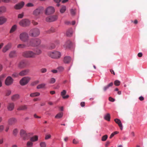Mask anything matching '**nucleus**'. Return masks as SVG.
I'll return each mask as SVG.
<instances>
[{"mask_svg": "<svg viewBox=\"0 0 147 147\" xmlns=\"http://www.w3.org/2000/svg\"><path fill=\"white\" fill-rule=\"evenodd\" d=\"M40 146L41 147H46V144L45 142H42L40 144Z\"/></svg>", "mask_w": 147, "mask_h": 147, "instance_id": "obj_43", "label": "nucleus"}, {"mask_svg": "<svg viewBox=\"0 0 147 147\" xmlns=\"http://www.w3.org/2000/svg\"><path fill=\"white\" fill-rule=\"evenodd\" d=\"M113 85V83L111 82L107 86H104L103 88L104 91H105L107 89H108L109 87L112 86Z\"/></svg>", "mask_w": 147, "mask_h": 147, "instance_id": "obj_30", "label": "nucleus"}, {"mask_svg": "<svg viewBox=\"0 0 147 147\" xmlns=\"http://www.w3.org/2000/svg\"><path fill=\"white\" fill-rule=\"evenodd\" d=\"M58 69H59L60 71H62L64 69L63 67L61 66L59 67L58 68Z\"/></svg>", "mask_w": 147, "mask_h": 147, "instance_id": "obj_55", "label": "nucleus"}, {"mask_svg": "<svg viewBox=\"0 0 147 147\" xmlns=\"http://www.w3.org/2000/svg\"><path fill=\"white\" fill-rule=\"evenodd\" d=\"M13 81V79L10 76L7 77L5 81V84L7 86H10L11 85Z\"/></svg>", "mask_w": 147, "mask_h": 147, "instance_id": "obj_11", "label": "nucleus"}, {"mask_svg": "<svg viewBox=\"0 0 147 147\" xmlns=\"http://www.w3.org/2000/svg\"><path fill=\"white\" fill-rule=\"evenodd\" d=\"M139 99L140 100L142 101L144 100V98L143 96H140L139 97Z\"/></svg>", "mask_w": 147, "mask_h": 147, "instance_id": "obj_58", "label": "nucleus"}, {"mask_svg": "<svg viewBox=\"0 0 147 147\" xmlns=\"http://www.w3.org/2000/svg\"><path fill=\"white\" fill-rule=\"evenodd\" d=\"M32 23L34 25H36L38 24V23L34 21H33L32 22Z\"/></svg>", "mask_w": 147, "mask_h": 147, "instance_id": "obj_64", "label": "nucleus"}, {"mask_svg": "<svg viewBox=\"0 0 147 147\" xmlns=\"http://www.w3.org/2000/svg\"><path fill=\"white\" fill-rule=\"evenodd\" d=\"M51 136L50 134L47 135L45 136V139L47 140L51 138Z\"/></svg>", "mask_w": 147, "mask_h": 147, "instance_id": "obj_50", "label": "nucleus"}, {"mask_svg": "<svg viewBox=\"0 0 147 147\" xmlns=\"http://www.w3.org/2000/svg\"><path fill=\"white\" fill-rule=\"evenodd\" d=\"M20 135L21 137L24 140H28L30 138V134L27 133L25 130L23 129L20 130Z\"/></svg>", "mask_w": 147, "mask_h": 147, "instance_id": "obj_3", "label": "nucleus"}, {"mask_svg": "<svg viewBox=\"0 0 147 147\" xmlns=\"http://www.w3.org/2000/svg\"><path fill=\"white\" fill-rule=\"evenodd\" d=\"M38 140V136L37 135L33 136L30 138V140L32 142H35Z\"/></svg>", "mask_w": 147, "mask_h": 147, "instance_id": "obj_28", "label": "nucleus"}, {"mask_svg": "<svg viewBox=\"0 0 147 147\" xmlns=\"http://www.w3.org/2000/svg\"><path fill=\"white\" fill-rule=\"evenodd\" d=\"M17 56V53L15 51H11L9 54V56L11 58H13Z\"/></svg>", "mask_w": 147, "mask_h": 147, "instance_id": "obj_20", "label": "nucleus"}, {"mask_svg": "<svg viewBox=\"0 0 147 147\" xmlns=\"http://www.w3.org/2000/svg\"><path fill=\"white\" fill-rule=\"evenodd\" d=\"M34 56L35 57L36 55H39L41 54L42 53L41 50L39 48H37L34 51Z\"/></svg>", "mask_w": 147, "mask_h": 147, "instance_id": "obj_26", "label": "nucleus"}, {"mask_svg": "<svg viewBox=\"0 0 147 147\" xmlns=\"http://www.w3.org/2000/svg\"><path fill=\"white\" fill-rule=\"evenodd\" d=\"M0 10L1 13H4L6 11V8L4 6L0 7Z\"/></svg>", "mask_w": 147, "mask_h": 147, "instance_id": "obj_41", "label": "nucleus"}, {"mask_svg": "<svg viewBox=\"0 0 147 147\" xmlns=\"http://www.w3.org/2000/svg\"><path fill=\"white\" fill-rule=\"evenodd\" d=\"M42 11V8L39 7L35 10L33 12V14L35 16H38L39 15Z\"/></svg>", "mask_w": 147, "mask_h": 147, "instance_id": "obj_18", "label": "nucleus"}, {"mask_svg": "<svg viewBox=\"0 0 147 147\" xmlns=\"http://www.w3.org/2000/svg\"><path fill=\"white\" fill-rule=\"evenodd\" d=\"M73 45V43L69 40H68L65 42L63 45L64 47L66 49H70Z\"/></svg>", "mask_w": 147, "mask_h": 147, "instance_id": "obj_13", "label": "nucleus"}, {"mask_svg": "<svg viewBox=\"0 0 147 147\" xmlns=\"http://www.w3.org/2000/svg\"><path fill=\"white\" fill-rule=\"evenodd\" d=\"M18 129L17 128H16L13 129V135L15 136H16L18 133Z\"/></svg>", "mask_w": 147, "mask_h": 147, "instance_id": "obj_40", "label": "nucleus"}, {"mask_svg": "<svg viewBox=\"0 0 147 147\" xmlns=\"http://www.w3.org/2000/svg\"><path fill=\"white\" fill-rule=\"evenodd\" d=\"M30 24V21L27 19H24L21 20L19 23V25L22 27L29 26Z\"/></svg>", "mask_w": 147, "mask_h": 147, "instance_id": "obj_8", "label": "nucleus"}, {"mask_svg": "<svg viewBox=\"0 0 147 147\" xmlns=\"http://www.w3.org/2000/svg\"><path fill=\"white\" fill-rule=\"evenodd\" d=\"M19 76V73H18L17 72L14 73L12 74V75L13 77L14 78L17 77Z\"/></svg>", "mask_w": 147, "mask_h": 147, "instance_id": "obj_46", "label": "nucleus"}, {"mask_svg": "<svg viewBox=\"0 0 147 147\" xmlns=\"http://www.w3.org/2000/svg\"><path fill=\"white\" fill-rule=\"evenodd\" d=\"M58 18V16L57 15L51 16L47 17L46 18V20L47 22H53L56 20Z\"/></svg>", "mask_w": 147, "mask_h": 147, "instance_id": "obj_9", "label": "nucleus"}, {"mask_svg": "<svg viewBox=\"0 0 147 147\" xmlns=\"http://www.w3.org/2000/svg\"><path fill=\"white\" fill-rule=\"evenodd\" d=\"M114 121L118 125L121 130H122L123 129V126L120 120L119 119L116 118L114 119Z\"/></svg>", "mask_w": 147, "mask_h": 147, "instance_id": "obj_19", "label": "nucleus"}, {"mask_svg": "<svg viewBox=\"0 0 147 147\" xmlns=\"http://www.w3.org/2000/svg\"><path fill=\"white\" fill-rule=\"evenodd\" d=\"M55 45L53 43L51 44L49 47V48L50 49H52L55 48Z\"/></svg>", "mask_w": 147, "mask_h": 147, "instance_id": "obj_44", "label": "nucleus"}, {"mask_svg": "<svg viewBox=\"0 0 147 147\" xmlns=\"http://www.w3.org/2000/svg\"><path fill=\"white\" fill-rule=\"evenodd\" d=\"M17 122V119L16 118L12 117L10 118L8 121V124L10 125H12L15 124Z\"/></svg>", "mask_w": 147, "mask_h": 147, "instance_id": "obj_14", "label": "nucleus"}, {"mask_svg": "<svg viewBox=\"0 0 147 147\" xmlns=\"http://www.w3.org/2000/svg\"><path fill=\"white\" fill-rule=\"evenodd\" d=\"M138 56L139 57H141L142 56V54L141 53H139L138 54Z\"/></svg>", "mask_w": 147, "mask_h": 147, "instance_id": "obj_61", "label": "nucleus"}, {"mask_svg": "<svg viewBox=\"0 0 147 147\" xmlns=\"http://www.w3.org/2000/svg\"><path fill=\"white\" fill-rule=\"evenodd\" d=\"M55 32V30L53 27H51L49 30L46 31V33H50L54 32Z\"/></svg>", "mask_w": 147, "mask_h": 147, "instance_id": "obj_35", "label": "nucleus"}, {"mask_svg": "<svg viewBox=\"0 0 147 147\" xmlns=\"http://www.w3.org/2000/svg\"><path fill=\"white\" fill-rule=\"evenodd\" d=\"M47 69L45 68H42L40 69V71L42 73H45L47 71Z\"/></svg>", "mask_w": 147, "mask_h": 147, "instance_id": "obj_54", "label": "nucleus"}, {"mask_svg": "<svg viewBox=\"0 0 147 147\" xmlns=\"http://www.w3.org/2000/svg\"><path fill=\"white\" fill-rule=\"evenodd\" d=\"M17 27V26L16 25L13 26L10 30V33H12L15 31L16 30Z\"/></svg>", "mask_w": 147, "mask_h": 147, "instance_id": "obj_33", "label": "nucleus"}, {"mask_svg": "<svg viewBox=\"0 0 147 147\" xmlns=\"http://www.w3.org/2000/svg\"><path fill=\"white\" fill-rule=\"evenodd\" d=\"M108 136L107 135H105L102 137L101 140L102 141H105L108 138Z\"/></svg>", "mask_w": 147, "mask_h": 147, "instance_id": "obj_42", "label": "nucleus"}, {"mask_svg": "<svg viewBox=\"0 0 147 147\" xmlns=\"http://www.w3.org/2000/svg\"><path fill=\"white\" fill-rule=\"evenodd\" d=\"M28 108L27 106L24 105H21L18 108L17 110L18 111L24 110L27 109Z\"/></svg>", "mask_w": 147, "mask_h": 147, "instance_id": "obj_24", "label": "nucleus"}, {"mask_svg": "<svg viewBox=\"0 0 147 147\" xmlns=\"http://www.w3.org/2000/svg\"><path fill=\"white\" fill-rule=\"evenodd\" d=\"M7 21V19L3 17H0V25L4 24Z\"/></svg>", "mask_w": 147, "mask_h": 147, "instance_id": "obj_29", "label": "nucleus"}, {"mask_svg": "<svg viewBox=\"0 0 147 147\" xmlns=\"http://www.w3.org/2000/svg\"><path fill=\"white\" fill-rule=\"evenodd\" d=\"M120 82L118 80H115L114 82V84L116 86H119L120 85Z\"/></svg>", "mask_w": 147, "mask_h": 147, "instance_id": "obj_45", "label": "nucleus"}, {"mask_svg": "<svg viewBox=\"0 0 147 147\" xmlns=\"http://www.w3.org/2000/svg\"><path fill=\"white\" fill-rule=\"evenodd\" d=\"M30 70L28 69H25L21 71L19 73V76H24L28 75L29 73Z\"/></svg>", "mask_w": 147, "mask_h": 147, "instance_id": "obj_16", "label": "nucleus"}, {"mask_svg": "<svg viewBox=\"0 0 147 147\" xmlns=\"http://www.w3.org/2000/svg\"><path fill=\"white\" fill-rule=\"evenodd\" d=\"M66 93V91L65 90H63L61 92V96H63Z\"/></svg>", "mask_w": 147, "mask_h": 147, "instance_id": "obj_53", "label": "nucleus"}, {"mask_svg": "<svg viewBox=\"0 0 147 147\" xmlns=\"http://www.w3.org/2000/svg\"><path fill=\"white\" fill-rule=\"evenodd\" d=\"M41 40L38 38H31L27 42L28 47H34L39 46L41 43Z\"/></svg>", "mask_w": 147, "mask_h": 147, "instance_id": "obj_1", "label": "nucleus"}, {"mask_svg": "<svg viewBox=\"0 0 147 147\" xmlns=\"http://www.w3.org/2000/svg\"><path fill=\"white\" fill-rule=\"evenodd\" d=\"M73 143L74 144H77L79 143V141L75 139H74L73 141Z\"/></svg>", "mask_w": 147, "mask_h": 147, "instance_id": "obj_52", "label": "nucleus"}, {"mask_svg": "<svg viewBox=\"0 0 147 147\" xmlns=\"http://www.w3.org/2000/svg\"><path fill=\"white\" fill-rule=\"evenodd\" d=\"M26 47H28L27 46V42H26V44H18L17 45V48L19 49H24Z\"/></svg>", "mask_w": 147, "mask_h": 147, "instance_id": "obj_21", "label": "nucleus"}, {"mask_svg": "<svg viewBox=\"0 0 147 147\" xmlns=\"http://www.w3.org/2000/svg\"><path fill=\"white\" fill-rule=\"evenodd\" d=\"M46 84H41L38 85L37 87V88L39 89L45 87Z\"/></svg>", "mask_w": 147, "mask_h": 147, "instance_id": "obj_39", "label": "nucleus"}, {"mask_svg": "<svg viewBox=\"0 0 147 147\" xmlns=\"http://www.w3.org/2000/svg\"><path fill=\"white\" fill-rule=\"evenodd\" d=\"M11 93V91L10 90H7L5 94L6 96H8Z\"/></svg>", "mask_w": 147, "mask_h": 147, "instance_id": "obj_48", "label": "nucleus"}, {"mask_svg": "<svg viewBox=\"0 0 147 147\" xmlns=\"http://www.w3.org/2000/svg\"><path fill=\"white\" fill-rule=\"evenodd\" d=\"M73 30L72 28L69 29L67 31L66 35L68 36H71L73 33Z\"/></svg>", "mask_w": 147, "mask_h": 147, "instance_id": "obj_27", "label": "nucleus"}, {"mask_svg": "<svg viewBox=\"0 0 147 147\" xmlns=\"http://www.w3.org/2000/svg\"><path fill=\"white\" fill-rule=\"evenodd\" d=\"M63 116V113L62 112L59 113L57 114L56 116H55V118L59 119L61 118Z\"/></svg>", "mask_w": 147, "mask_h": 147, "instance_id": "obj_36", "label": "nucleus"}, {"mask_svg": "<svg viewBox=\"0 0 147 147\" xmlns=\"http://www.w3.org/2000/svg\"><path fill=\"white\" fill-rule=\"evenodd\" d=\"M34 54V52L30 50H28L23 52L22 56L25 58H35Z\"/></svg>", "mask_w": 147, "mask_h": 147, "instance_id": "obj_2", "label": "nucleus"}, {"mask_svg": "<svg viewBox=\"0 0 147 147\" xmlns=\"http://www.w3.org/2000/svg\"><path fill=\"white\" fill-rule=\"evenodd\" d=\"M20 95L18 94H15L12 96L11 97L12 100L15 101L20 98Z\"/></svg>", "mask_w": 147, "mask_h": 147, "instance_id": "obj_25", "label": "nucleus"}, {"mask_svg": "<svg viewBox=\"0 0 147 147\" xmlns=\"http://www.w3.org/2000/svg\"><path fill=\"white\" fill-rule=\"evenodd\" d=\"M66 7L65 6H63L60 10L61 13H64L66 10Z\"/></svg>", "mask_w": 147, "mask_h": 147, "instance_id": "obj_34", "label": "nucleus"}, {"mask_svg": "<svg viewBox=\"0 0 147 147\" xmlns=\"http://www.w3.org/2000/svg\"><path fill=\"white\" fill-rule=\"evenodd\" d=\"M24 16V13H22L21 14H19L18 15V18H22Z\"/></svg>", "mask_w": 147, "mask_h": 147, "instance_id": "obj_49", "label": "nucleus"}, {"mask_svg": "<svg viewBox=\"0 0 147 147\" xmlns=\"http://www.w3.org/2000/svg\"><path fill=\"white\" fill-rule=\"evenodd\" d=\"M14 106V104L13 103H9L7 106V109L9 111H12L13 109Z\"/></svg>", "mask_w": 147, "mask_h": 147, "instance_id": "obj_22", "label": "nucleus"}, {"mask_svg": "<svg viewBox=\"0 0 147 147\" xmlns=\"http://www.w3.org/2000/svg\"><path fill=\"white\" fill-rule=\"evenodd\" d=\"M4 129V127L3 125H1L0 126V132L2 131Z\"/></svg>", "mask_w": 147, "mask_h": 147, "instance_id": "obj_56", "label": "nucleus"}, {"mask_svg": "<svg viewBox=\"0 0 147 147\" xmlns=\"http://www.w3.org/2000/svg\"><path fill=\"white\" fill-rule=\"evenodd\" d=\"M110 115L109 113L107 114L104 117V119L108 121H110Z\"/></svg>", "mask_w": 147, "mask_h": 147, "instance_id": "obj_31", "label": "nucleus"}, {"mask_svg": "<svg viewBox=\"0 0 147 147\" xmlns=\"http://www.w3.org/2000/svg\"><path fill=\"white\" fill-rule=\"evenodd\" d=\"M49 55L51 58L54 59H58L61 56V53L57 51H54L49 53Z\"/></svg>", "mask_w": 147, "mask_h": 147, "instance_id": "obj_6", "label": "nucleus"}, {"mask_svg": "<svg viewBox=\"0 0 147 147\" xmlns=\"http://www.w3.org/2000/svg\"><path fill=\"white\" fill-rule=\"evenodd\" d=\"M10 0H0V2L1 1H3L4 2L7 3L9 2Z\"/></svg>", "mask_w": 147, "mask_h": 147, "instance_id": "obj_60", "label": "nucleus"}, {"mask_svg": "<svg viewBox=\"0 0 147 147\" xmlns=\"http://www.w3.org/2000/svg\"><path fill=\"white\" fill-rule=\"evenodd\" d=\"M26 147H32L33 146V143L31 141H28L26 144Z\"/></svg>", "mask_w": 147, "mask_h": 147, "instance_id": "obj_38", "label": "nucleus"}, {"mask_svg": "<svg viewBox=\"0 0 147 147\" xmlns=\"http://www.w3.org/2000/svg\"><path fill=\"white\" fill-rule=\"evenodd\" d=\"M55 82V79L53 78H52L50 79L49 81V82L51 84H53Z\"/></svg>", "mask_w": 147, "mask_h": 147, "instance_id": "obj_47", "label": "nucleus"}, {"mask_svg": "<svg viewBox=\"0 0 147 147\" xmlns=\"http://www.w3.org/2000/svg\"><path fill=\"white\" fill-rule=\"evenodd\" d=\"M19 38L20 39L24 42H27L28 40L29 36L27 33L26 32H23L20 35Z\"/></svg>", "mask_w": 147, "mask_h": 147, "instance_id": "obj_5", "label": "nucleus"}, {"mask_svg": "<svg viewBox=\"0 0 147 147\" xmlns=\"http://www.w3.org/2000/svg\"><path fill=\"white\" fill-rule=\"evenodd\" d=\"M70 12L72 16H75L76 13V9H71L70 10Z\"/></svg>", "mask_w": 147, "mask_h": 147, "instance_id": "obj_37", "label": "nucleus"}, {"mask_svg": "<svg viewBox=\"0 0 147 147\" xmlns=\"http://www.w3.org/2000/svg\"><path fill=\"white\" fill-rule=\"evenodd\" d=\"M39 30L38 28H34L31 29L29 31V35L32 37H36L40 34Z\"/></svg>", "mask_w": 147, "mask_h": 147, "instance_id": "obj_4", "label": "nucleus"}, {"mask_svg": "<svg viewBox=\"0 0 147 147\" xmlns=\"http://www.w3.org/2000/svg\"><path fill=\"white\" fill-rule=\"evenodd\" d=\"M81 106L82 107H84L85 106V102H82L80 104Z\"/></svg>", "mask_w": 147, "mask_h": 147, "instance_id": "obj_63", "label": "nucleus"}, {"mask_svg": "<svg viewBox=\"0 0 147 147\" xmlns=\"http://www.w3.org/2000/svg\"><path fill=\"white\" fill-rule=\"evenodd\" d=\"M69 96L68 95H67L65 96H63V97H62L64 99L67 98H69Z\"/></svg>", "mask_w": 147, "mask_h": 147, "instance_id": "obj_62", "label": "nucleus"}, {"mask_svg": "<svg viewBox=\"0 0 147 147\" xmlns=\"http://www.w3.org/2000/svg\"><path fill=\"white\" fill-rule=\"evenodd\" d=\"M12 46V43L11 42H9L2 49L3 52L5 53L11 48Z\"/></svg>", "mask_w": 147, "mask_h": 147, "instance_id": "obj_12", "label": "nucleus"}, {"mask_svg": "<svg viewBox=\"0 0 147 147\" xmlns=\"http://www.w3.org/2000/svg\"><path fill=\"white\" fill-rule=\"evenodd\" d=\"M34 5L32 3H28L26 5L27 7H32L34 6Z\"/></svg>", "mask_w": 147, "mask_h": 147, "instance_id": "obj_51", "label": "nucleus"}, {"mask_svg": "<svg viewBox=\"0 0 147 147\" xmlns=\"http://www.w3.org/2000/svg\"><path fill=\"white\" fill-rule=\"evenodd\" d=\"M40 95V93L38 92H36L31 93L30 94V96L31 97L37 96Z\"/></svg>", "mask_w": 147, "mask_h": 147, "instance_id": "obj_32", "label": "nucleus"}, {"mask_svg": "<svg viewBox=\"0 0 147 147\" xmlns=\"http://www.w3.org/2000/svg\"><path fill=\"white\" fill-rule=\"evenodd\" d=\"M26 65V63L25 61H22L18 64V67L20 69L24 68Z\"/></svg>", "mask_w": 147, "mask_h": 147, "instance_id": "obj_17", "label": "nucleus"}, {"mask_svg": "<svg viewBox=\"0 0 147 147\" xmlns=\"http://www.w3.org/2000/svg\"><path fill=\"white\" fill-rule=\"evenodd\" d=\"M109 100L110 101L112 102H113L115 101L114 99L111 97H109Z\"/></svg>", "mask_w": 147, "mask_h": 147, "instance_id": "obj_57", "label": "nucleus"}, {"mask_svg": "<svg viewBox=\"0 0 147 147\" xmlns=\"http://www.w3.org/2000/svg\"><path fill=\"white\" fill-rule=\"evenodd\" d=\"M24 2L21 1L18 3L16 4L14 6V8L16 9H19L22 8L24 5Z\"/></svg>", "mask_w": 147, "mask_h": 147, "instance_id": "obj_15", "label": "nucleus"}, {"mask_svg": "<svg viewBox=\"0 0 147 147\" xmlns=\"http://www.w3.org/2000/svg\"><path fill=\"white\" fill-rule=\"evenodd\" d=\"M55 11V9L53 7L49 6L46 9L45 13L46 15H49L53 13Z\"/></svg>", "mask_w": 147, "mask_h": 147, "instance_id": "obj_10", "label": "nucleus"}, {"mask_svg": "<svg viewBox=\"0 0 147 147\" xmlns=\"http://www.w3.org/2000/svg\"><path fill=\"white\" fill-rule=\"evenodd\" d=\"M71 58L69 56H66L64 57L63 59L64 62L65 63H68L71 61Z\"/></svg>", "mask_w": 147, "mask_h": 147, "instance_id": "obj_23", "label": "nucleus"}, {"mask_svg": "<svg viewBox=\"0 0 147 147\" xmlns=\"http://www.w3.org/2000/svg\"><path fill=\"white\" fill-rule=\"evenodd\" d=\"M5 74H3L0 77V80H1L3 79V78H4L5 77Z\"/></svg>", "mask_w": 147, "mask_h": 147, "instance_id": "obj_59", "label": "nucleus"}, {"mask_svg": "<svg viewBox=\"0 0 147 147\" xmlns=\"http://www.w3.org/2000/svg\"><path fill=\"white\" fill-rule=\"evenodd\" d=\"M31 79V78L28 76L23 78L20 81V83L22 86H24L27 84Z\"/></svg>", "mask_w": 147, "mask_h": 147, "instance_id": "obj_7", "label": "nucleus"}]
</instances>
